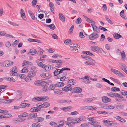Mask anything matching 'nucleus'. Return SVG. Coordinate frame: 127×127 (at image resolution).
<instances>
[{
    "instance_id": "5",
    "label": "nucleus",
    "mask_w": 127,
    "mask_h": 127,
    "mask_svg": "<svg viewBox=\"0 0 127 127\" xmlns=\"http://www.w3.org/2000/svg\"><path fill=\"white\" fill-rule=\"evenodd\" d=\"M13 64V62L10 61H6L2 63L1 66L4 67H8L12 65Z\"/></svg>"
},
{
    "instance_id": "46",
    "label": "nucleus",
    "mask_w": 127,
    "mask_h": 127,
    "mask_svg": "<svg viewBox=\"0 0 127 127\" xmlns=\"http://www.w3.org/2000/svg\"><path fill=\"white\" fill-rule=\"evenodd\" d=\"M107 95H108L109 96H110L111 97H114V95H115V93H108L107 94Z\"/></svg>"
},
{
    "instance_id": "37",
    "label": "nucleus",
    "mask_w": 127,
    "mask_h": 127,
    "mask_svg": "<svg viewBox=\"0 0 127 127\" xmlns=\"http://www.w3.org/2000/svg\"><path fill=\"white\" fill-rule=\"evenodd\" d=\"M105 18L108 22L111 25H112L113 23L112 21L109 18L106 16H105Z\"/></svg>"
},
{
    "instance_id": "28",
    "label": "nucleus",
    "mask_w": 127,
    "mask_h": 127,
    "mask_svg": "<svg viewBox=\"0 0 127 127\" xmlns=\"http://www.w3.org/2000/svg\"><path fill=\"white\" fill-rule=\"evenodd\" d=\"M28 67H24L21 71V72L22 73H27L28 72Z\"/></svg>"
},
{
    "instance_id": "49",
    "label": "nucleus",
    "mask_w": 127,
    "mask_h": 127,
    "mask_svg": "<svg viewBox=\"0 0 127 127\" xmlns=\"http://www.w3.org/2000/svg\"><path fill=\"white\" fill-rule=\"evenodd\" d=\"M69 85L70 86L73 85L74 84L73 82V79H71L69 80L68 82Z\"/></svg>"
},
{
    "instance_id": "50",
    "label": "nucleus",
    "mask_w": 127,
    "mask_h": 127,
    "mask_svg": "<svg viewBox=\"0 0 127 127\" xmlns=\"http://www.w3.org/2000/svg\"><path fill=\"white\" fill-rule=\"evenodd\" d=\"M63 62H61L58 63V64H56L55 65V67L56 68H58L61 67V65H62Z\"/></svg>"
},
{
    "instance_id": "60",
    "label": "nucleus",
    "mask_w": 127,
    "mask_h": 127,
    "mask_svg": "<svg viewBox=\"0 0 127 127\" xmlns=\"http://www.w3.org/2000/svg\"><path fill=\"white\" fill-rule=\"evenodd\" d=\"M65 123L66 124L68 125L69 126H70L71 127H72V125L71 124L72 123H71V122H69L68 121H65Z\"/></svg>"
},
{
    "instance_id": "55",
    "label": "nucleus",
    "mask_w": 127,
    "mask_h": 127,
    "mask_svg": "<svg viewBox=\"0 0 127 127\" xmlns=\"http://www.w3.org/2000/svg\"><path fill=\"white\" fill-rule=\"evenodd\" d=\"M52 37L54 39H57L58 38V37L56 34H52Z\"/></svg>"
},
{
    "instance_id": "4",
    "label": "nucleus",
    "mask_w": 127,
    "mask_h": 127,
    "mask_svg": "<svg viewBox=\"0 0 127 127\" xmlns=\"http://www.w3.org/2000/svg\"><path fill=\"white\" fill-rule=\"evenodd\" d=\"M51 68V66L49 64H47L46 65H45L44 67V68L41 69H40V71L41 72H47L49 71Z\"/></svg>"
},
{
    "instance_id": "16",
    "label": "nucleus",
    "mask_w": 127,
    "mask_h": 127,
    "mask_svg": "<svg viewBox=\"0 0 127 127\" xmlns=\"http://www.w3.org/2000/svg\"><path fill=\"white\" fill-rule=\"evenodd\" d=\"M44 118L40 117H37L34 119V122H42L44 121Z\"/></svg>"
},
{
    "instance_id": "53",
    "label": "nucleus",
    "mask_w": 127,
    "mask_h": 127,
    "mask_svg": "<svg viewBox=\"0 0 127 127\" xmlns=\"http://www.w3.org/2000/svg\"><path fill=\"white\" fill-rule=\"evenodd\" d=\"M35 99L36 100L39 101H43V98L42 97H37L35 98Z\"/></svg>"
},
{
    "instance_id": "44",
    "label": "nucleus",
    "mask_w": 127,
    "mask_h": 127,
    "mask_svg": "<svg viewBox=\"0 0 127 127\" xmlns=\"http://www.w3.org/2000/svg\"><path fill=\"white\" fill-rule=\"evenodd\" d=\"M29 62L28 61H23V63L22 64V65L23 66H24L25 65H29Z\"/></svg>"
},
{
    "instance_id": "36",
    "label": "nucleus",
    "mask_w": 127,
    "mask_h": 127,
    "mask_svg": "<svg viewBox=\"0 0 127 127\" xmlns=\"http://www.w3.org/2000/svg\"><path fill=\"white\" fill-rule=\"evenodd\" d=\"M43 108H47L49 107L50 105V104L47 102H44L43 103Z\"/></svg>"
},
{
    "instance_id": "51",
    "label": "nucleus",
    "mask_w": 127,
    "mask_h": 127,
    "mask_svg": "<svg viewBox=\"0 0 127 127\" xmlns=\"http://www.w3.org/2000/svg\"><path fill=\"white\" fill-rule=\"evenodd\" d=\"M19 75V77L21 79H24L26 77V76L23 74H20Z\"/></svg>"
},
{
    "instance_id": "32",
    "label": "nucleus",
    "mask_w": 127,
    "mask_h": 127,
    "mask_svg": "<svg viewBox=\"0 0 127 127\" xmlns=\"http://www.w3.org/2000/svg\"><path fill=\"white\" fill-rule=\"evenodd\" d=\"M64 84V83L62 82H60L58 83V84L56 85L57 87H60L63 86Z\"/></svg>"
},
{
    "instance_id": "41",
    "label": "nucleus",
    "mask_w": 127,
    "mask_h": 127,
    "mask_svg": "<svg viewBox=\"0 0 127 127\" xmlns=\"http://www.w3.org/2000/svg\"><path fill=\"white\" fill-rule=\"evenodd\" d=\"M36 106L40 108V109L41 108H43V104H42L41 103H39L36 104Z\"/></svg>"
},
{
    "instance_id": "15",
    "label": "nucleus",
    "mask_w": 127,
    "mask_h": 127,
    "mask_svg": "<svg viewBox=\"0 0 127 127\" xmlns=\"http://www.w3.org/2000/svg\"><path fill=\"white\" fill-rule=\"evenodd\" d=\"M20 13L22 19L24 20H26L27 18L25 15L24 11L23 9H21L20 11Z\"/></svg>"
},
{
    "instance_id": "30",
    "label": "nucleus",
    "mask_w": 127,
    "mask_h": 127,
    "mask_svg": "<svg viewBox=\"0 0 127 127\" xmlns=\"http://www.w3.org/2000/svg\"><path fill=\"white\" fill-rule=\"evenodd\" d=\"M113 36L114 38L116 39H118L122 37V36L119 34L116 33L114 34Z\"/></svg>"
},
{
    "instance_id": "56",
    "label": "nucleus",
    "mask_w": 127,
    "mask_h": 127,
    "mask_svg": "<svg viewBox=\"0 0 127 127\" xmlns=\"http://www.w3.org/2000/svg\"><path fill=\"white\" fill-rule=\"evenodd\" d=\"M5 45L7 47L9 48L11 46V43L10 42L7 41L5 44Z\"/></svg>"
},
{
    "instance_id": "33",
    "label": "nucleus",
    "mask_w": 127,
    "mask_h": 127,
    "mask_svg": "<svg viewBox=\"0 0 127 127\" xmlns=\"http://www.w3.org/2000/svg\"><path fill=\"white\" fill-rule=\"evenodd\" d=\"M29 14L30 15V16L32 19L33 20H35V18L34 16V15L32 13V12L30 10L29 11Z\"/></svg>"
},
{
    "instance_id": "57",
    "label": "nucleus",
    "mask_w": 127,
    "mask_h": 127,
    "mask_svg": "<svg viewBox=\"0 0 127 127\" xmlns=\"http://www.w3.org/2000/svg\"><path fill=\"white\" fill-rule=\"evenodd\" d=\"M121 94L123 95H127V91H121Z\"/></svg>"
},
{
    "instance_id": "52",
    "label": "nucleus",
    "mask_w": 127,
    "mask_h": 127,
    "mask_svg": "<svg viewBox=\"0 0 127 127\" xmlns=\"http://www.w3.org/2000/svg\"><path fill=\"white\" fill-rule=\"evenodd\" d=\"M54 91V93L60 95L61 93L60 92V91L58 90H55Z\"/></svg>"
},
{
    "instance_id": "47",
    "label": "nucleus",
    "mask_w": 127,
    "mask_h": 127,
    "mask_svg": "<svg viewBox=\"0 0 127 127\" xmlns=\"http://www.w3.org/2000/svg\"><path fill=\"white\" fill-rule=\"evenodd\" d=\"M48 89V87L46 86H43L42 89L43 92H45L47 91Z\"/></svg>"
},
{
    "instance_id": "22",
    "label": "nucleus",
    "mask_w": 127,
    "mask_h": 127,
    "mask_svg": "<svg viewBox=\"0 0 127 127\" xmlns=\"http://www.w3.org/2000/svg\"><path fill=\"white\" fill-rule=\"evenodd\" d=\"M37 53L36 50L34 49H32L30 50L29 53L31 55H34Z\"/></svg>"
},
{
    "instance_id": "24",
    "label": "nucleus",
    "mask_w": 127,
    "mask_h": 127,
    "mask_svg": "<svg viewBox=\"0 0 127 127\" xmlns=\"http://www.w3.org/2000/svg\"><path fill=\"white\" fill-rule=\"evenodd\" d=\"M58 79L60 78L61 81H63L65 80V79H67V80H69V78H66L64 76H62L60 77V76H58Z\"/></svg>"
},
{
    "instance_id": "25",
    "label": "nucleus",
    "mask_w": 127,
    "mask_h": 127,
    "mask_svg": "<svg viewBox=\"0 0 127 127\" xmlns=\"http://www.w3.org/2000/svg\"><path fill=\"white\" fill-rule=\"evenodd\" d=\"M120 16L125 19H126L127 18L126 16L124 14V11L122 10L120 13Z\"/></svg>"
},
{
    "instance_id": "21",
    "label": "nucleus",
    "mask_w": 127,
    "mask_h": 127,
    "mask_svg": "<svg viewBox=\"0 0 127 127\" xmlns=\"http://www.w3.org/2000/svg\"><path fill=\"white\" fill-rule=\"evenodd\" d=\"M74 90L75 93H79L82 92V90L80 88L76 87L74 89Z\"/></svg>"
},
{
    "instance_id": "64",
    "label": "nucleus",
    "mask_w": 127,
    "mask_h": 127,
    "mask_svg": "<svg viewBox=\"0 0 127 127\" xmlns=\"http://www.w3.org/2000/svg\"><path fill=\"white\" fill-rule=\"evenodd\" d=\"M114 118H116V120H118L120 121H121L122 119V118L119 116H115L114 117Z\"/></svg>"
},
{
    "instance_id": "31",
    "label": "nucleus",
    "mask_w": 127,
    "mask_h": 127,
    "mask_svg": "<svg viewBox=\"0 0 127 127\" xmlns=\"http://www.w3.org/2000/svg\"><path fill=\"white\" fill-rule=\"evenodd\" d=\"M71 39H68L65 40L64 41V43L66 44H71Z\"/></svg>"
},
{
    "instance_id": "45",
    "label": "nucleus",
    "mask_w": 127,
    "mask_h": 127,
    "mask_svg": "<svg viewBox=\"0 0 127 127\" xmlns=\"http://www.w3.org/2000/svg\"><path fill=\"white\" fill-rule=\"evenodd\" d=\"M19 42L18 40H16L14 42H13L12 44V45L13 46V47H15L16 46L17 44Z\"/></svg>"
},
{
    "instance_id": "54",
    "label": "nucleus",
    "mask_w": 127,
    "mask_h": 127,
    "mask_svg": "<svg viewBox=\"0 0 127 127\" xmlns=\"http://www.w3.org/2000/svg\"><path fill=\"white\" fill-rule=\"evenodd\" d=\"M105 47L107 50H109L111 49L110 46L108 44H106L105 45Z\"/></svg>"
},
{
    "instance_id": "34",
    "label": "nucleus",
    "mask_w": 127,
    "mask_h": 127,
    "mask_svg": "<svg viewBox=\"0 0 127 127\" xmlns=\"http://www.w3.org/2000/svg\"><path fill=\"white\" fill-rule=\"evenodd\" d=\"M56 85L55 84H52L50 85L49 89V90H54L55 88Z\"/></svg>"
},
{
    "instance_id": "40",
    "label": "nucleus",
    "mask_w": 127,
    "mask_h": 127,
    "mask_svg": "<svg viewBox=\"0 0 127 127\" xmlns=\"http://www.w3.org/2000/svg\"><path fill=\"white\" fill-rule=\"evenodd\" d=\"M28 115V113L26 112H24L22 113L21 115H19L18 117H20V116L22 117H25L27 116Z\"/></svg>"
},
{
    "instance_id": "11",
    "label": "nucleus",
    "mask_w": 127,
    "mask_h": 127,
    "mask_svg": "<svg viewBox=\"0 0 127 127\" xmlns=\"http://www.w3.org/2000/svg\"><path fill=\"white\" fill-rule=\"evenodd\" d=\"M91 25L93 28V30L95 32H99V29L96 27V26L94 24V23L92 24Z\"/></svg>"
},
{
    "instance_id": "62",
    "label": "nucleus",
    "mask_w": 127,
    "mask_h": 127,
    "mask_svg": "<svg viewBox=\"0 0 127 127\" xmlns=\"http://www.w3.org/2000/svg\"><path fill=\"white\" fill-rule=\"evenodd\" d=\"M107 105L105 104H103L101 105V107L103 108H105L107 107Z\"/></svg>"
},
{
    "instance_id": "63",
    "label": "nucleus",
    "mask_w": 127,
    "mask_h": 127,
    "mask_svg": "<svg viewBox=\"0 0 127 127\" xmlns=\"http://www.w3.org/2000/svg\"><path fill=\"white\" fill-rule=\"evenodd\" d=\"M79 36L81 38L84 37L85 36L83 35L82 32H81L79 33Z\"/></svg>"
},
{
    "instance_id": "1",
    "label": "nucleus",
    "mask_w": 127,
    "mask_h": 127,
    "mask_svg": "<svg viewBox=\"0 0 127 127\" xmlns=\"http://www.w3.org/2000/svg\"><path fill=\"white\" fill-rule=\"evenodd\" d=\"M37 71V69L35 67H33L28 73L27 77L29 78L34 77L36 75V73Z\"/></svg>"
},
{
    "instance_id": "38",
    "label": "nucleus",
    "mask_w": 127,
    "mask_h": 127,
    "mask_svg": "<svg viewBox=\"0 0 127 127\" xmlns=\"http://www.w3.org/2000/svg\"><path fill=\"white\" fill-rule=\"evenodd\" d=\"M30 115L32 117V119L34 118H35L37 116V113H35L30 114Z\"/></svg>"
},
{
    "instance_id": "20",
    "label": "nucleus",
    "mask_w": 127,
    "mask_h": 127,
    "mask_svg": "<svg viewBox=\"0 0 127 127\" xmlns=\"http://www.w3.org/2000/svg\"><path fill=\"white\" fill-rule=\"evenodd\" d=\"M72 120L73 121H72L71 123L72 124L77 123H79L81 121L80 119L77 118L72 119Z\"/></svg>"
},
{
    "instance_id": "17",
    "label": "nucleus",
    "mask_w": 127,
    "mask_h": 127,
    "mask_svg": "<svg viewBox=\"0 0 127 127\" xmlns=\"http://www.w3.org/2000/svg\"><path fill=\"white\" fill-rule=\"evenodd\" d=\"M49 6L50 9L51 11L52 12L53 14H54V6L52 2H50L49 3Z\"/></svg>"
},
{
    "instance_id": "42",
    "label": "nucleus",
    "mask_w": 127,
    "mask_h": 127,
    "mask_svg": "<svg viewBox=\"0 0 127 127\" xmlns=\"http://www.w3.org/2000/svg\"><path fill=\"white\" fill-rule=\"evenodd\" d=\"M45 64H43L42 62H40V63H39V64L38 63V64L37 65L42 68V69L44 68V66L45 65Z\"/></svg>"
},
{
    "instance_id": "10",
    "label": "nucleus",
    "mask_w": 127,
    "mask_h": 127,
    "mask_svg": "<svg viewBox=\"0 0 127 127\" xmlns=\"http://www.w3.org/2000/svg\"><path fill=\"white\" fill-rule=\"evenodd\" d=\"M63 70V69H56L55 70V71L54 72V75L55 76H56L59 75V76L60 72H61Z\"/></svg>"
},
{
    "instance_id": "29",
    "label": "nucleus",
    "mask_w": 127,
    "mask_h": 127,
    "mask_svg": "<svg viewBox=\"0 0 127 127\" xmlns=\"http://www.w3.org/2000/svg\"><path fill=\"white\" fill-rule=\"evenodd\" d=\"M32 127H40V125L38 122L34 123L32 125Z\"/></svg>"
},
{
    "instance_id": "61",
    "label": "nucleus",
    "mask_w": 127,
    "mask_h": 127,
    "mask_svg": "<svg viewBox=\"0 0 127 127\" xmlns=\"http://www.w3.org/2000/svg\"><path fill=\"white\" fill-rule=\"evenodd\" d=\"M42 97L43 98V101H47L49 99L48 97L47 96Z\"/></svg>"
},
{
    "instance_id": "12",
    "label": "nucleus",
    "mask_w": 127,
    "mask_h": 127,
    "mask_svg": "<svg viewBox=\"0 0 127 127\" xmlns=\"http://www.w3.org/2000/svg\"><path fill=\"white\" fill-rule=\"evenodd\" d=\"M72 89V88L69 85L66 86L62 89V90L63 91L66 92H67L69 91H71Z\"/></svg>"
},
{
    "instance_id": "8",
    "label": "nucleus",
    "mask_w": 127,
    "mask_h": 127,
    "mask_svg": "<svg viewBox=\"0 0 127 127\" xmlns=\"http://www.w3.org/2000/svg\"><path fill=\"white\" fill-rule=\"evenodd\" d=\"M34 84L35 85H38L40 84L41 85L44 86H45V81H42L38 80L35 82Z\"/></svg>"
},
{
    "instance_id": "2",
    "label": "nucleus",
    "mask_w": 127,
    "mask_h": 127,
    "mask_svg": "<svg viewBox=\"0 0 127 127\" xmlns=\"http://www.w3.org/2000/svg\"><path fill=\"white\" fill-rule=\"evenodd\" d=\"M91 50L94 52L97 51L100 53H102V49L96 46H92L91 47Z\"/></svg>"
},
{
    "instance_id": "6",
    "label": "nucleus",
    "mask_w": 127,
    "mask_h": 127,
    "mask_svg": "<svg viewBox=\"0 0 127 127\" xmlns=\"http://www.w3.org/2000/svg\"><path fill=\"white\" fill-rule=\"evenodd\" d=\"M98 37V34L95 32L93 33L89 37V38L91 40L95 39Z\"/></svg>"
},
{
    "instance_id": "35",
    "label": "nucleus",
    "mask_w": 127,
    "mask_h": 127,
    "mask_svg": "<svg viewBox=\"0 0 127 127\" xmlns=\"http://www.w3.org/2000/svg\"><path fill=\"white\" fill-rule=\"evenodd\" d=\"M88 60L90 62V63L93 65H92L94 66L95 65V64L96 62L95 60L91 58L90 59H88Z\"/></svg>"
},
{
    "instance_id": "43",
    "label": "nucleus",
    "mask_w": 127,
    "mask_h": 127,
    "mask_svg": "<svg viewBox=\"0 0 127 127\" xmlns=\"http://www.w3.org/2000/svg\"><path fill=\"white\" fill-rule=\"evenodd\" d=\"M82 22V20L80 18H78L76 20V23L77 24H79Z\"/></svg>"
},
{
    "instance_id": "39",
    "label": "nucleus",
    "mask_w": 127,
    "mask_h": 127,
    "mask_svg": "<svg viewBox=\"0 0 127 127\" xmlns=\"http://www.w3.org/2000/svg\"><path fill=\"white\" fill-rule=\"evenodd\" d=\"M91 79V78L90 76H85L82 78H81L79 79H83L84 80L85 79H87V80H90Z\"/></svg>"
},
{
    "instance_id": "26",
    "label": "nucleus",
    "mask_w": 127,
    "mask_h": 127,
    "mask_svg": "<svg viewBox=\"0 0 127 127\" xmlns=\"http://www.w3.org/2000/svg\"><path fill=\"white\" fill-rule=\"evenodd\" d=\"M102 80L104 81L105 82H106L107 83H108L110 85H111L112 86H114V84L113 83L110 82L109 80H108L105 79V78H102Z\"/></svg>"
},
{
    "instance_id": "59",
    "label": "nucleus",
    "mask_w": 127,
    "mask_h": 127,
    "mask_svg": "<svg viewBox=\"0 0 127 127\" xmlns=\"http://www.w3.org/2000/svg\"><path fill=\"white\" fill-rule=\"evenodd\" d=\"M47 50L49 52L51 53H52L55 51L52 48L47 49Z\"/></svg>"
},
{
    "instance_id": "18",
    "label": "nucleus",
    "mask_w": 127,
    "mask_h": 127,
    "mask_svg": "<svg viewBox=\"0 0 127 127\" xmlns=\"http://www.w3.org/2000/svg\"><path fill=\"white\" fill-rule=\"evenodd\" d=\"M59 17L60 20L63 22L65 21V18L64 15L62 13H59Z\"/></svg>"
},
{
    "instance_id": "9",
    "label": "nucleus",
    "mask_w": 127,
    "mask_h": 127,
    "mask_svg": "<svg viewBox=\"0 0 127 127\" xmlns=\"http://www.w3.org/2000/svg\"><path fill=\"white\" fill-rule=\"evenodd\" d=\"M22 91L20 90H18L17 91V95L16 98L17 99H19L22 98Z\"/></svg>"
},
{
    "instance_id": "3",
    "label": "nucleus",
    "mask_w": 127,
    "mask_h": 127,
    "mask_svg": "<svg viewBox=\"0 0 127 127\" xmlns=\"http://www.w3.org/2000/svg\"><path fill=\"white\" fill-rule=\"evenodd\" d=\"M17 68L16 66H14L12 67V69L11 71L10 75L13 76H18L19 75L17 72Z\"/></svg>"
},
{
    "instance_id": "14",
    "label": "nucleus",
    "mask_w": 127,
    "mask_h": 127,
    "mask_svg": "<svg viewBox=\"0 0 127 127\" xmlns=\"http://www.w3.org/2000/svg\"><path fill=\"white\" fill-rule=\"evenodd\" d=\"M72 109V106H69L62 107L60 109L65 112H66Z\"/></svg>"
},
{
    "instance_id": "19",
    "label": "nucleus",
    "mask_w": 127,
    "mask_h": 127,
    "mask_svg": "<svg viewBox=\"0 0 127 127\" xmlns=\"http://www.w3.org/2000/svg\"><path fill=\"white\" fill-rule=\"evenodd\" d=\"M49 74L48 73H43L40 75L41 76L46 79H48L49 78Z\"/></svg>"
},
{
    "instance_id": "13",
    "label": "nucleus",
    "mask_w": 127,
    "mask_h": 127,
    "mask_svg": "<svg viewBox=\"0 0 127 127\" xmlns=\"http://www.w3.org/2000/svg\"><path fill=\"white\" fill-rule=\"evenodd\" d=\"M102 100L103 102L106 103L110 102L111 100L107 97L105 96L102 97Z\"/></svg>"
},
{
    "instance_id": "48",
    "label": "nucleus",
    "mask_w": 127,
    "mask_h": 127,
    "mask_svg": "<svg viewBox=\"0 0 127 127\" xmlns=\"http://www.w3.org/2000/svg\"><path fill=\"white\" fill-rule=\"evenodd\" d=\"M26 103H21L20 105V107L21 108H25L26 107Z\"/></svg>"
},
{
    "instance_id": "27",
    "label": "nucleus",
    "mask_w": 127,
    "mask_h": 127,
    "mask_svg": "<svg viewBox=\"0 0 127 127\" xmlns=\"http://www.w3.org/2000/svg\"><path fill=\"white\" fill-rule=\"evenodd\" d=\"M111 90L112 92L119 91L120 90L119 88L115 87H112L111 89Z\"/></svg>"
},
{
    "instance_id": "58",
    "label": "nucleus",
    "mask_w": 127,
    "mask_h": 127,
    "mask_svg": "<svg viewBox=\"0 0 127 127\" xmlns=\"http://www.w3.org/2000/svg\"><path fill=\"white\" fill-rule=\"evenodd\" d=\"M14 122L15 123H17V122H20V119H17L15 118L13 120Z\"/></svg>"
},
{
    "instance_id": "7",
    "label": "nucleus",
    "mask_w": 127,
    "mask_h": 127,
    "mask_svg": "<svg viewBox=\"0 0 127 127\" xmlns=\"http://www.w3.org/2000/svg\"><path fill=\"white\" fill-rule=\"evenodd\" d=\"M61 69H63V70L61 72H60V76H59L60 77H62V76L65 77V76L66 75V72L65 71H64L65 70H70V68H69L66 67L63 68H62Z\"/></svg>"
},
{
    "instance_id": "23",
    "label": "nucleus",
    "mask_w": 127,
    "mask_h": 127,
    "mask_svg": "<svg viewBox=\"0 0 127 127\" xmlns=\"http://www.w3.org/2000/svg\"><path fill=\"white\" fill-rule=\"evenodd\" d=\"M102 122L105 123V126H110V124L111 123V121H109L108 120H103Z\"/></svg>"
}]
</instances>
